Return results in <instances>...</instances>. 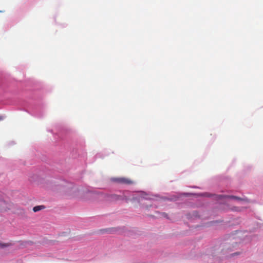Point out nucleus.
Masks as SVG:
<instances>
[{
    "label": "nucleus",
    "mask_w": 263,
    "mask_h": 263,
    "mask_svg": "<svg viewBox=\"0 0 263 263\" xmlns=\"http://www.w3.org/2000/svg\"><path fill=\"white\" fill-rule=\"evenodd\" d=\"M220 197H221V198H231V199H236V200H241V199L240 198H239L238 197H237V196H235L220 195Z\"/></svg>",
    "instance_id": "5"
},
{
    "label": "nucleus",
    "mask_w": 263,
    "mask_h": 263,
    "mask_svg": "<svg viewBox=\"0 0 263 263\" xmlns=\"http://www.w3.org/2000/svg\"><path fill=\"white\" fill-rule=\"evenodd\" d=\"M107 200L111 202L117 201L119 200H128L126 196L123 194L122 195H118L116 194H111L107 197Z\"/></svg>",
    "instance_id": "1"
},
{
    "label": "nucleus",
    "mask_w": 263,
    "mask_h": 263,
    "mask_svg": "<svg viewBox=\"0 0 263 263\" xmlns=\"http://www.w3.org/2000/svg\"><path fill=\"white\" fill-rule=\"evenodd\" d=\"M113 180L120 184H132L134 183V181L133 180L126 177L116 178H114Z\"/></svg>",
    "instance_id": "2"
},
{
    "label": "nucleus",
    "mask_w": 263,
    "mask_h": 263,
    "mask_svg": "<svg viewBox=\"0 0 263 263\" xmlns=\"http://www.w3.org/2000/svg\"><path fill=\"white\" fill-rule=\"evenodd\" d=\"M10 204L3 200H0V210L6 211L9 209Z\"/></svg>",
    "instance_id": "3"
},
{
    "label": "nucleus",
    "mask_w": 263,
    "mask_h": 263,
    "mask_svg": "<svg viewBox=\"0 0 263 263\" xmlns=\"http://www.w3.org/2000/svg\"><path fill=\"white\" fill-rule=\"evenodd\" d=\"M3 119V117L0 116V121L2 120Z\"/></svg>",
    "instance_id": "7"
},
{
    "label": "nucleus",
    "mask_w": 263,
    "mask_h": 263,
    "mask_svg": "<svg viewBox=\"0 0 263 263\" xmlns=\"http://www.w3.org/2000/svg\"><path fill=\"white\" fill-rule=\"evenodd\" d=\"M10 245H11V243H0V248H4L6 247H8L10 246Z\"/></svg>",
    "instance_id": "6"
},
{
    "label": "nucleus",
    "mask_w": 263,
    "mask_h": 263,
    "mask_svg": "<svg viewBox=\"0 0 263 263\" xmlns=\"http://www.w3.org/2000/svg\"><path fill=\"white\" fill-rule=\"evenodd\" d=\"M45 206L44 205H37L33 207V211L34 212H38L40 210H42L43 209H45Z\"/></svg>",
    "instance_id": "4"
}]
</instances>
